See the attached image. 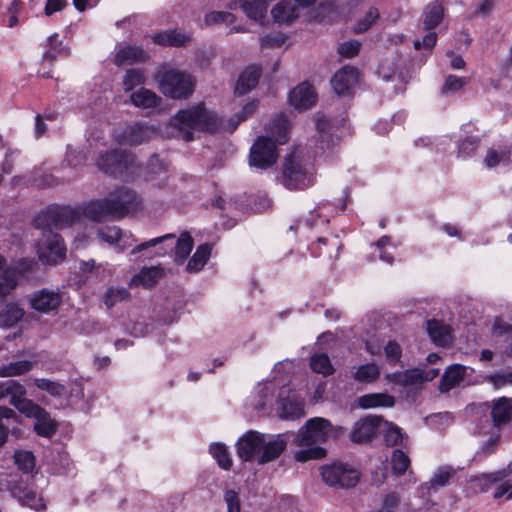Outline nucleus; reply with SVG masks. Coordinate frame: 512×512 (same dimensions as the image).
Returning <instances> with one entry per match:
<instances>
[{
  "label": "nucleus",
  "instance_id": "nucleus-1",
  "mask_svg": "<svg viewBox=\"0 0 512 512\" xmlns=\"http://www.w3.org/2000/svg\"><path fill=\"white\" fill-rule=\"evenodd\" d=\"M80 220L77 208L69 206L51 205L40 211L34 218V226L42 230L38 241L37 253L44 264H56L66 255V247L59 234L52 229H63L72 226Z\"/></svg>",
  "mask_w": 512,
  "mask_h": 512
},
{
  "label": "nucleus",
  "instance_id": "nucleus-2",
  "mask_svg": "<svg viewBox=\"0 0 512 512\" xmlns=\"http://www.w3.org/2000/svg\"><path fill=\"white\" fill-rule=\"evenodd\" d=\"M346 429L340 425H333L330 420L323 417H313L308 419L298 430L294 443L297 446H305L306 449L295 453L294 459L298 462L308 460H318L326 456V449L317 444H322L328 440H337Z\"/></svg>",
  "mask_w": 512,
  "mask_h": 512
},
{
  "label": "nucleus",
  "instance_id": "nucleus-3",
  "mask_svg": "<svg viewBox=\"0 0 512 512\" xmlns=\"http://www.w3.org/2000/svg\"><path fill=\"white\" fill-rule=\"evenodd\" d=\"M287 443L285 434L266 435L249 430L236 442V452L244 462L256 461L264 465L278 459L285 451Z\"/></svg>",
  "mask_w": 512,
  "mask_h": 512
},
{
  "label": "nucleus",
  "instance_id": "nucleus-4",
  "mask_svg": "<svg viewBox=\"0 0 512 512\" xmlns=\"http://www.w3.org/2000/svg\"><path fill=\"white\" fill-rule=\"evenodd\" d=\"M138 205L136 193L122 187L106 198L91 200L82 207L81 211L77 210L80 216L83 215L88 219L101 221L106 217L122 218Z\"/></svg>",
  "mask_w": 512,
  "mask_h": 512
},
{
  "label": "nucleus",
  "instance_id": "nucleus-5",
  "mask_svg": "<svg viewBox=\"0 0 512 512\" xmlns=\"http://www.w3.org/2000/svg\"><path fill=\"white\" fill-rule=\"evenodd\" d=\"M171 124L176 130L175 136L188 142L193 140L195 130L215 132L220 128L221 121L216 113L199 104L178 111Z\"/></svg>",
  "mask_w": 512,
  "mask_h": 512
},
{
  "label": "nucleus",
  "instance_id": "nucleus-6",
  "mask_svg": "<svg viewBox=\"0 0 512 512\" xmlns=\"http://www.w3.org/2000/svg\"><path fill=\"white\" fill-rule=\"evenodd\" d=\"M195 84V78L187 72L174 68L159 72V88L172 99H187L194 92Z\"/></svg>",
  "mask_w": 512,
  "mask_h": 512
},
{
  "label": "nucleus",
  "instance_id": "nucleus-7",
  "mask_svg": "<svg viewBox=\"0 0 512 512\" xmlns=\"http://www.w3.org/2000/svg\"><path fill=\"white\" fill-rule=\"evenodd\" d=\"M314 175L295 156L285 159L282 166V183L290 190H303L313 185Z\"/></svg>",
  "mask_w": 512,
  "mask_h": 512
},
{
  "label": "nucleus",
  "instance_id": "nucleus-8",
  "mask_svg": "<svg viewBox=\"0 0 512 512\" xmlns=\"http://www.w3.org/2000/svg\"><path fill=\"white\" fill-rule=\"evenodd\" d=\"M134 156L125 150L114 149L101 154L96 162L98 169L105 174L124 178L134 166Z\"/></svg>",
  "mask_w": 512,
  "mask_h": 512
},
{
  "label": "nucleus",
  "instance_id": "nucleus-9",
  "mask_svg": "<svg viewBox=\"0 0 512 512\" xmlns=\"http://www.w3.org/2000/svg\"><path fill=\"white\" fill-rule=\"evenodd\" d=\"M276 144L265 136H259L250 149V166L266 169L276 163L278 154Z\"/></svg>",
  "mask_w": 512,
  "mask_h": 512
},
{
  "label": "nucleus",
  "instance_id": "nucleus-10",
  "mask_svg": "<svg viewBox=\"0 0 512 512\" xmlns=\"http://www.w3.org/2000/svg\"><path fill=\"white\" fill-rule=\"evenodd\" d=\"M321 476L328 485L340 488L354 487L359 481V473L347 464L325 466L321 470Z\"/></svg>",
  "mask_w": 512,
  "mask_h": 512
},
{
  "label": "nucleus",
  "instance_id": "nucleus-11",
  "mask_svg": "<svg viewBox=\"0 0 512 512\" xmlns=\"http://www.w3.org/2000/svg\"><path fill=\"white\" fill-rule=\"evenodd\" d=\"M439 375V369L428 370L413 368L405 371H397L386 375V379L394 384L410 387L418 386L426 381H432Z\"/></svg>",
  "mask_w": 512,
  "mask_h": 512
},
{
  "label": "nucleus",
  "instance_id": "nucleus-12",
  "mask_svg": "<svg viewBox=\"0 0 512 512\" xmlns=\"http://www.w3.org/2000/svg\"><path fill=\"white\" fill-rule=\"evenodd\" d=\"M174 239L175 234H165L163 236L150 239L135 246L131 250L130 254L136 255L137 253L140 252H146L147 258L163 257L165 255H170L173 253L174 250Z\"/></svg>",
  "mask_w": 512,
  "mask_h": 512
},
{
  "label": "nucleus",
  "instance_id": "nucleus-13",
  "mask_svg": "<svg viewBox=\"0 0 512 512\" xmlns=\"http://www.w3.org/2000/svg\"><path fill=\"white\" fill-rule=\"evenodd\" d=\"M382 418L367 416L356 421L349 435L351 442L355 444L370 443L377 435Z\"/></svg>",
  "mask_w": 512,
  "mask_h": 512
},
{
  "label": "nucleus",
  "instance_id": "nucleus-14",
  "mask_svg": "<svg viewBox=\"0 0 512 512\" xmlns=\"http://www.w3.org/2000/svg\"><path fill=\"white\" fill-rule=\"evenodd\" d=\"M29 302L32 309L42 313H49L59 308L62 297L58 291L42 288L29 295Z\"/></svg>",
  "mask_w": 512,
  "mask_h": 512
},
{
  "label": "nucleus",
  "instance_id": "nucleus-15",
  "mask_svg": "<svg viewBox=\"0 0 512 512\" xmlns=\"http://www.w3.org/2000/svg\"><path fill=\"white\" fill-rule=\"evenodd\" d=\"M491 419L494 428L501 430L512 421V398L500 397L493 401Z\"/></svg>",
  "mask_w": 512,
  "mask_h": 512
},
{
  "label": "nucleus",
  "instance_id": "nucleus-16",
  "mask_svg": "<svg viewBox=\"0 0 512 512\" xmlns=\"http://www.w3.org/2000/svg\"><path fill=\"white\" fill-rule=\"evenodd\" d=\"M157 134L156 130L148 125L134 123L129 125L123 131L121 141L127 145H139L149 141Z\"/></svg>",
  "mask_w": 512,
  "mask_h": 512
},
{
  "label": "nucleus",
  "instance_id": "nucleus-17",
  "mask_svg": "<svg viewBox=\"0 0 512 512\" xmlns=\"http://www.w3.org/2000/svg\"><path fill=\"white\" fill-rule=\"evenodd\" d=\"M358 81V71L345 66L339 69L331 79V85L338 95H345Z\"/></svg>",
  "mask_w": 512,
  "mask_h": 512
},
{
  "label": "nucleus",
  "instance_id": "nucleus-18",
  "mask_svg": "<svg viewBox=\"0 0 512 512\" xmlns=\"http://www.w3.org/2000/svg\"><path fill=\"white\" fill-rule=\"evenodd\" d=\"M289 102L298 110L311 108L316 103L313 87L306 82L299 84L290 92Z\"/></svg>",
  "mask_w": 512,
  "mask_h": 512
},
{
  "label": "nucleus",
  "instance_id": "nucleus-19",
  "mask_svg": "<svg viewBox=\"0 0 512 512\" xmlns=\"http://www.w3.org/2000/svg\"><path fill=\"white\" fill-rule=\"evenodd\" d=\"M152 39L160 46L183 47L192 41V35L182 30L168 29L154 34Z\"/></svg>",
  "mask_w": 512,
  "mask_h": 512
},
{
  "label": "nucleus",
  "instance_id": "nucleus-20",
  "mask_svg": "<svg viewBox=\"0 0 512 512\" xmlns=\"http://www.w3.org/2000/svg\"><path fill=\"white\" fill-rule=\"evenodd\" d=\"M467 367L461 364H453L448 366L439 383V391L441 393H447L453 388L460 385L466 375Z\"/></svg>",
  "mask_w": 512,
  "mask_h": 512
},
{
  "label": "nucleus",
  "instance_id": "nucleus-21",
  "mask_svg": "<svg viewBox=\"0 0 512 512\" xmlns=\"http://www.w3.org/2000/svg\"><path fill=\"white\" fill-rule=\"evenodd\" d=\"M289 121L283 114L277 115L266 128L265 137L271 139L276 145L285 144L288 139Z\"/></svg>",
  "mask_w": 512,
  "mask_h": 512
},
{
  "label": "nucleus",
  "instance_id": "nucleus-22",
  "mask_svg": "<svg viewBox=\"0 0 512 512\" xmlns=\"http://www.w3.org/2000/svg\"><path fill=\"white\" fill-rule=\"evenodd\" d=\"M147 59H149V54L140 46H125L116 53L114 64L117 66L132 65L145 62Z\"/></svg>",
  "mask_w": 512,
  "mask_h": 512
},
{
  "label": "nucleus",
  "instance_id": "nucleus-23",
  "mask_svg": "<svg viewBox=\"0 0 512 512\" xmlns=\"http://www.w3.org/2000/svg\"><path fill=\"white\" fill-rule=\"evenodd\" d=\"M163 276L164 270L161 267H145L132 277L129 285L152 288L158 283V281L161 278H163Z\"/></svg>",
  "mask_w": 512,
  "mask_h": 512
},
{
  "label": "nucleus",
  "instance_id": "nucleus-24",
  "mask_svg": "<svg viewBox=\"0 0 512 512\" xmlns=\"http://www.w3.org/2000/svg\"><path fill=\"white\" fill-rule=\"evenodd\" d=\"M261 76V68L256 65L247 67L239 76L235 87V93L239 96L247 94L251 91L259 81Z\"/></svg>",
  "mask_w": 512,
  "mask_h": 512
},
{
  "label": "nucleus",
  "instance_id": "nucleus-25",
  "mask_svg": "<svg viewBox=\"0 0 512 512\" xmlns=\"http://www.w3.org/2000/svg\"><path fill=\"white\" fill-rule=\"evenodd\" d=\"M316 129L319 134V147L322 150L330 149L337 144L338 138L332 133L333 125L324 115H317Z\"/></svg>",
  "mask_w": 512,
  "mask_h": 512
},
{
  "label": "nucleus",
  "instance_id": "nucleus-26",
  "mask_svg": "<svg viewBox=\"0 0 512 512\" xmlns=\"http://www.w3.org/2000/svg\"><path fill=\"white\" fill-rule=\"evenodd\" d=\"M444 7L440 0H434L426 5L423 11V26L427 31L436 28L443 20Z\"/></svg>",
  "mask_w": 512,
  "mask_h": 512
},
{
  "label": "nucleus",
  "instance_id": "nucleus-27",
  "mask_svg": "<svg viewBox=\"0 0 512 512\" xmlns=\"http://www.w3.org/2000/svg\"><path fill=\"white\" fill-rule=\"evenodd\" d=\"M25 396L26 388L22 385L21 395H15L9 400V403L26 417L35 418L38 413L41 414L43 408Z\"/></svg>",
  "mask_w": 512,
  "mask_h": 512
},
{
  "label": "nucleus",
  "instance_id": "nucleus-28",
  "mask_svg": "<svg viewBox=\"0 0 512 512\" xmlns=\"http://www.w3.org/2000/svg\"><path fill=\"white\" fill-rule=\"evenodd\" d=\"M427 331L431 340L439 346L444 347L451 342L449 327L438 320H428Z\"/></svg>",
  "mask_w": 512,
  "mask_h": 512
},
{
  "label": "nucleus",
  "instance_id": "nucleus-29",
  "mask_svg": "<svg viewBox=\"0 0 512 512\" xmlns=\"http://www.w3.org/2000/svg\"><path fill=\"white\" fill-rule=\"evenodd\" d=\"M34 431L41 437L51 438L57 432V423L44 408L35 417Z\"/></svg>",
  "mask_w": 512,
  "mask_h": 512
},
{
  "label": "nucleus",
  "instance_id": "nucleus-30",
  "mask_svg": "<svg viewBox=\"0 0 512 512\" xmlns=\"http://www.w3.org/2000/svg\"><path fill=\"white\" fill-rule=\"evenodd\" d=\"M130 100L136 107L149 109L157 107L162 99L155 92L140 88L130 95Z\"/></svg>",
  "mask_w": 512,
  "mask_h": 512
},
{
  "label": "nucleus",
  "instance_id": "nucleus-31",
  "mask_svg": "<svg viewBox=\"0 0 512 512\" xmlns=\"http://www.w3.org/2000/svg\"><path fill=\"white\" fill-rule=\"evenodd\" d=\"M457 474V470L450 465L440 466L434 473L433 477L426 483L429 491H437L439 488L449 484Z\"/></svg>",
  "mask_w": 512,
  "mask_h": 512
},
{
  "label": "nucleus",
  "instance_id": "nucleus-32",
  "mask_svg": "<svg viewBox=\"0 0 512 512\" xmlns=\"http://www.w3.org/2000/svg\"><path fill=\"white\" fill-rule=\"evenodd\" d=\"M394 403V397L386 393L365 394L358 399V404L363 409L375 407H392L394 406Z\"/></svg>",
  "mask_w": 512,
  "mask_h": 512
},
{
  "label": "nucleus",
  "instance_id": "nucleus-33",
  "mask_svg": "<svg viewBox=\"0 0 512 512\" xmlns=\"http://www.w3.org/2000/svg\"><path fill=\"white\" fill-rule=\"evenodd\" d=\"M4 420H12L15 423H19V416L13 409L6 406H0V448L3 447L7 442V438L10 432L12 434L19 433L18 428L12 427L10 429L9 425L4 424Z\"/></svg>",
  "mask_w": 512,
  "mask_h": 512
},
{
  "label": "nucleus",
  "instance_id": "nucleus-34",
  "mask_svg": "<svg viewBox=\"0 0 512 512\" xmlns=\"http://www.w3.org/2000/svg\"><path fill=\"white\" fill-rule=\"evenodd\" d=\"M24 311L16 303H5L0 306V327H12L18 323Z\"/></svg>",
  "mask_w": 512,
  "mask_h": 512
},
{
  "label": "nucleus",
  "instance_id": "nucleus-35",
  "mask_svg": "<svg viewBox=\"0 0 512 512\" xmlns=\"http://www.w3.org/2000/svg\"><path fill=\"white\" fill-rule=\"evenodd\" d=\"M271 13L274 20L278 23H291L298 18V8L290 1L278 3Z\"/></svg>",
  "mask_w": 512,
  "mask_h": 512
},
{
  "label": "nucleus",
  "instance_id": "nucleus-36",
  "mask_svg": "<svg viewBox=\"0 0 512 512\" xmlns=\"http://www.w3.org/2000/svg\"><path fill=\"white\" fill-rule=\"evenodd\" d=\"M16 285L15 270L7 268L5 259L0 255V296L8 295Z\"/></svg>",
  "mask_w": 512,
  "mask_h": 512
},
{
  "label": "nucleus",
  "instance_id": "nucleus-37",
  "mask_svg": "<svg viewBox=\"0 0 512 512\" xmlns=\"http://www.w3.org/2000/svg\"><path fill=\"white\" fill-rule=\"evenodd\" d=\"M173 245L175 260L178 263H183L192 251L194 241L188 232H183L180 234L178 239L175 238L173 240Z\"/></svg>",
  "mask_w": 512,
  "mask_h": 512
},
{
  "label": "nucleus",
  "instance_id": "nucleus-38",
  "mask_svg": "<svg viewBox=\"0 0 512 512\" xmlns=\"http://www.w3.org/2000/svg\"><path fill=\"white\" fill-rule=\"evenodd\" d=\"M211 254V248L208 244H202L198 246L193 256L189 259L187 263V271L190 273H195L200 271L206 262L208 261Z\"/></svg>",
  "mask_w": 512,
  "mask_h": 512
},
{
  "label": "nucleus",
  "instance_id": "nucleus-39",
  "mask_svg": "<svg viewBox=\"0 0 512 512\" xmlns=\"http://www.w3.org/2000/svg\"><path fill=\"white\" fill-rule=\"evenodd\" d=\"M352 377L360 383H373L380 377V369L375 363H366L358 366Z\"/></svg>",
  "mask_w": 512,
  "mask_h": 512
},
{
  "label": "nucleus",
  "instance_id": "nucleus-40",
  "mask_svg": "<svg viewBox=\"0 0 512 512\" xmlns=\"http://www.w3.org/2000/svg\"><path fill=\"white\" fill-rule=\"evenodd\" d=\"M310 368L313 372L321 374L324 377L332 375L335 371L329 356L325 353L312 355L310 358Z\"/></svg>",
  "mask_w": 512,
  "mask_h": 512
},
{
  "label": "nucleus",
  "instance_id": "nucleus-41",
  "mask_svg": "<svg viewBox=\"0 0 512 512\" xmlns=\"http://www.w3.org/2000/svg\"><path fill=\"white\" fill-rule=\"evenodd\" d=\"M33 383L39 390L46 391L52 397L61 398L66 394V386L60 382L47 378H35Z\"/></svg>",
  "mask_w": 512,
  "mask_h": 512
},
{
  "label": "nucleus",
  "instance_id": "nucleus-42",
  "mask_svg": "<svg viewBox=\"0 0 512 512\" xmlns=\"http://www.w3.org/2000/svg\"><path fill=\"white\" fill-rule=\"evenodd\" d=\"M411 461L402 449H394L391 454V470L395 476H402L410 467Z\"/></svg>",
  "mask_w": 512,
  "mask_h": 512
},
{
  "label": "nucleus",
  "instance_id": "nucleus-43",
  "mask_svg": "<svg viewBox=\"0 0 512 512\" xmlns=\"http://www.w3.org/2000/svg\"><path fill=\"white\" fill-rule=\"evenodd\" d=\"M32 367L33 363L29 360L10 362L0 367V377L20 376L29 372Z\"/></svg>",
  "mask_w": 512,
  "mask_h": 512
},
{
  "label": "nucleus",
  "instance_id": "nucleus-44",
  "mask_svg": "<svg viewBox=\"0 0 512 512\" xmlns=\"http://www.w3.org/2000/svg\"><path fill=\"white\" fill-rule=\"evenodd\" d=\"M209 451L218 465L224 470H230L232 467V459L227 447L222 443H214L210 445Z\"/></svg>",
  "mask_w": 512,
  "mask_h": 512
},
{
  "label": "nucleus",
  "instance_id": "nucleus-45",
  "mask_svg": "<svg viewBox=\"0 0 512 512\" xmlns=\"http://www.w3.org/2000/svg\"><path fill=\"white\" fill-rule=\"evenodd\" d=\"M384 441L387 446H401L407 448L408 435L402 433V429L398 426L391 425L384 434Z\"/></svg>",
  "mask_w": 512,
  "mask_h": 512
},
{
  "label": "nucleus",
  "instance_id": "nucleus-46",
  "mask_svg": "<svg viewBox=\"0 0 512 512\" xmlns=\"http://www.w3.org/2000/svg\"><path fill=\"white\" fill-rule=\"evenodd\" d=\"M96 236L97 239L109 245H116L123 238L122 231L117 226H101L96 230Z\"/></svg>",
  "mask_w": 512,
  "mask_h": 512
},
{
  "label": "nucleus",
  "instance_id": "nucleus-47",
  "mask_svg": "<svg viewBox=\"0 0 512 512\" xmlns=\"http://www.w3.org/2000/svg\"><path fill=\"white\" fill-rule=\"evenodd\" d=\"M305 410L302 402L286 399L282 404L281 417L284 419H299L304 417Z\"/></svg>",
  "mask_w": 512,
  "mask_h": 512
},
{
  "label": "nucleus",
  "instance_id": "nucleus-48",
  "mask_svg": "<svg viewBox=\"0 0 512 512\" xmlns=\"http://www.w3.org/2000/svg\"><path fill=\"white\" fill-rule=\"evenodd\" d=\"M130 292L124 287H110L104 294V303L107 308H112L122 301L128 300Z\"/></svg>",
  "mask_w": 512,
  "mask_h": 512
},
{
  "label": "nucleus",
  "instance_id": "nucleus-49",
  "mask_svg": "<svg viewBox=\"0 0 512 512\" xmlns=\"http://www.w3.org/2000/svg\"><path fill=\"white\" fill-rule=\"evenodd\" d=\"M15 464L23 473H30L35 467V457L30 451H16L14 453Z\"/></svg>",
  "mask_w": 512,
  "mask_h": 512
},
{
  "label": "nucleus",
  "instance_id": "nucleus-50",
  "mask_svg": "<svg viewBox=\"0 0 512 512\" xmlns=\"http://www.w3.org/2000/svg\"><path fill=\"white\" fill-rule=\"evenodd\" d=\"M87 153L88 152L85 149L78 150L72 145H68L65 155V162L68 164V166L73 168L81 166L87 160Z\"/></svg>",
  "mask_w": 512,
  "mask_h": 512
},
{
  "label": "nucleus",
  "instance_id": "nucleus-51",
  "mask_svg": "<svg viewBox=\"0 0 512 512\" xmlns=\"http://www.w3.org/2000/svg\"><path fill=\"white\" fill-rule=\"evenodd\" d=\"M144 72L141 69H128L123 78V85L125 91H131L137 85L144 83Z\"/></svg>",
  "mask_w": 512,
  "mask_h": 512
},
{
  "label": "nucleus",
  "instance_id": "nucleus-52",
  "mask_svg": "<svg viewBox=\"0 0 512 512\" xmlns=\"http://www.w3.org/2000/svg\"><path fill=\"white\" fill-rule=\"evenodd\" d=\"M379 18V11L375 7L369 8V10L366 12L363 19L359 20L355 27L354 31L356 33H362L367 31Z\"/></svg>",
  "mask_w": 512,
  "mask_h": 512
},
{
  "label": "nucleus",
  "instance_id": "nucleus-53",
  "mask_svg": "<svg viewBox=\"0 0 512 512\" xmlns=\"http://www.w3.org/2000/svg\"><path fill=\"white\" fill-rule=\"evenodd\" d=\"M235 21V16L226 11H213L205 16L204 22L206 25L211 26L219 23L232 24Z\"/></svg>",
  "mask_w": 512,
  "mask_h": 512
},
{
  "label": "nucleus",
  "instance_id": "nucleus-54",
  "mask_svg": "<svg viewBox=\"0 0 512 512\" xmlns=\"http://www.w3.org/2000/svg\"><path fill=\"white\" fill-rule=\"evenodd\" d=\"M484 380L493 384L495 388H501L508 384H512V369L487 375Z\"/></svg>",
  "mask_w": 512,
  "mask_h": 512
},
{
  "label": "nucleus",
  "instance_id": "nucleus-55",
  "mask_svg": "<svg viewBox=\"0 0 512 512\" xmlns=\"http://www.w3.org/2000/svg\"><path fill=\"white\" fill-rule=\"evenodd\" d=\"M22 384L16 380L0 381V400L9 396L10 399L15 395L20 396Z\"/></svg>",
  "mask_w": 512,
  "mask_h": 512
},
{
  "label": "nucleus",
  "instance_id": "nucleus-56",
  "mask_svg": "<svg viewBox=\"0 0 512 512\" xmlns=\"http://www.w3.org/2000/svg\"><path fill=\"white\" fill-rule=\"evenodd\" d=\"M384 353L387 358V361L391 365H395L401 359L402 349L397 342L390 340L384 347Z\"/></svg>",
  "mask_w": 512,
  "mask_h": 512
},
{
  "label": "nucleus",
  "instance_id": "nucleus-57",
  "mask_svg": "<svg viewBox=\"0 0 512 512\" xmlns=\"http://www.w3.org/2000/svg\"><path fill=\"white\" fill-rule=\"evenodd\" d=\"M360 48L361 43L358 40H350L340 44L338 52L343 57L351 58L359 53Z\"/></svg>",
  "mask_w": 512,
  "mask_h": 512
},
{
  "label": "nucleus",
  "instance_id": "nucleus-58",
  "mask_svg": "<svg viewBox=\"0 0 512 512\" xmlns=\"http://www.w3.org/2000/svg\"><path fill=\"white\" fill-rule=\"evenodd\" d=\"M466 83V78L449 75L445 79V83L442 87V93L456 92L466 85Z\"/></svg>",
  "mask_w": 512,
  "mask_h": 512
},
{
  "label": "nucleus",
  "instance_id": "nucleus-59",
  "mask_svg": "<svg viewBox=\"0 0 512 512\" xmlns=\"http://www.w3.org/2000/svg\"><path fill=\"white\" fill-rule=\"evenodd\" d=\"M285 42V37L282 33L274 32L261 36L260 44L266 47H281Z\"/></svg>",
  "mask_w": 512,
  "mask_h": 512
},
{
  "label": "nucleus",
  "instance_id": "nucleus-60",
  "mask_svg": "<svg viewBox=\"0 0 512 512\" xmlns=\"http://www.w3.org/2000/svg\"><path fill=\"white\" fill-rule=\"evenodd\" d=\"M479 139L477 137H467L459 144L458 153L464 157L472 155L478 147Z\"/></svg>",
  "mask_w": 512,
  "mask_h": 512
},
{
  "label": "nucleus",
  "instance_id": "nucleus-61",
  "mask_svg": "<svg viewBox=\"0 0 512 512\" xmlns=\"http://www.w3.org/2000/svg\"><path fill=\"white\" fill-rule=\"evenodd\" d=\"M224 500L227 504L228 512H240V499L236 491L227 490L224 494Z\"/></svg>",
  "mask_w": 512,
  "mask_h": 512
},
{
  "label": "nucleus",
  "instance_id": "nucleus-62",
  "mask_svg": "<svg viewBox=\"0 0 512 512\" xmlns=\"http://www.w3.org/2000/svg\"><path fill=\"white\" fill-rule=\"evenodd\" d=\"M437 42V33L434 31H429L422 40H415L413 42L414 48L419 50L421 48L431 49L436 45Z\"/></svg>",
  "mask_w": 512,
  "mask_h": 512
},
{
  "label": "nucleus",
  "instance_id": "nucleus-63",
  "mask_svg": "<svg viewBox=\"0 0 512 512\" xmlns=\"http://www.w3.org/2000/svg\"><path fill=\"white\" fill-rule=\"evenodd\" d=\"M258 107V102L257 101H251L249 103H247L243 108L242 110L236 115L237 117V121L236 123L233 125V128L232 130L236 129L237 125L246 120L249 116H251L255 110L257 109Z\"/></svg>",
  "mask_w": 512,
  "mask_h": 512
},
{
  "label": "nucleus",
  "instance_id": "nucleus-64",
  "mask_svg": "<svg viewBox=\"0 0 512 512\" xmlns=\"http://www.w3.org/2000/svg\"><path fill=\"white\" fill-rule=\"evenodd\" d=\"M398 503V495L396 493H390L385 496L380 512H393V510L398 506Z\"/></svg>",
  "mask_w": 512,
  "mask_h": 512
}]
</instances>
